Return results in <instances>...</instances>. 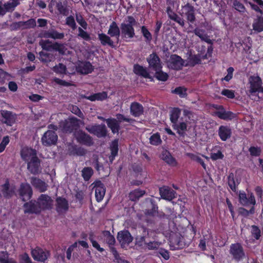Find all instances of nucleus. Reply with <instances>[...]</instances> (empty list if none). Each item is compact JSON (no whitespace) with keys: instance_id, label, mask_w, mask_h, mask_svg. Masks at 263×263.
I'll use <instances>...</instances> for the list:
<instances>
[{"instance_id":"nucleus-1","label":"nucleus","mask_w":263,"mask_h":263,"mask_svg":"<svg viewBox=\"0 0 263 263\" xmlns=\"http://www.w3.org/2000/svg\"><path fill=\"white\" fill-rule=\"evenodd\" d=\"M136 24L137 22L133 16H127L126 22H124L120 25L121 35L123 39H132L135 36L134 26Z\"/></svg>"},{"instance_id":"nucleus-2","label":"nucleus","mask_w":263,"mask_h":263,"mask_svg":"<svg viewBox=\"0 0 263 263\" xmlns=\"http://www.w3.org/2000/svg\"><path fill=\"white\" fill-rule=\"evenodd\" d=\"M80 120L76 117H70L61 121L59 123V128L63 133L71 134L78 130L80 128Z\"/></svg>"},{"instance_id":"nucleus-3","label":"nucleus","mask_w":263,"mask_h":263,"mask_svg":"<svg viewBox=\"0 0 263 263\" xmlns=\"http://www.w3.org/2000/svg\"><path fill=\"white\" fill-rule=\"evenodd\" d=\"M229 253L232 260L237 262L242 261L246 257L244 248L239 242L232 243L230 245Z\"/></svg>"},{"instance_id":"nucleus-4","label":"nucleus","mask_w":263,"mask_h":263,"mask_svg":"<svg viewBox=\"0 0 263 263\" xmlns=\"http://www.w3.org/2000/svg\"><path fill=\"white\" fill-rule=\"evenodd\" d=\"M249 92L251 95L263 93L262 81L257 73L250 76L248 78Z\"/></svg>"},{"instance_id":"nucleus-5","label":"nucleus","mask_w":263,"mask_h":263,"mask_svg":"<svg viewBox=\"0 0 263 263\" xmlns=\"http://www.w3.org/2000/svg\"><path fill=\"white\" fill-rule=\"evenodd\" d=\"M213 107L217 110V111L214 112L215 116L220 119L230 121L236 117L235 113L231 111L226 110L223 105L213 104Z\"/></svg>"},{"instance_id":"nucleus-6","label":"nucleus","mask_w":263,"mask_h":263,"mask_svg":"<svg viewBox=\"0 0 263 263\" xmlns=\"http://www.w3.org/2000/svg\"><path fill=\"white\" fill-rule=\"evenodd\" d=\"M73 136L77 142L80 144L89 147L94 143L92 138L82 129L74 132Z\"/></svg>"},{"instance_id":"nucleus-7","label":"nucleus","mask_w":263,"mask_h":263,"mask_svg":"<svg viewBox=\"0 0 263 263\" xmlns=\"http://www.w3.org/2000/svg\"><path fill=\"white\" fill-rule=\"evenodd\" d=\"M181 15L185 17L187 21L193 24L196 21L195 8L189 3L181 6Z\"/></svg>"},{"instance_id":"nucleus-8","label":"nucleus","mask_w":263,"mask_h":263,"mask_svg":"<svg viewBox=\"0 0 263 263\" xmlns=\"http://www.w3.org/2000/svg\"><path fill=\"white\" fill-rule=\"evenodd\" d=\"M237 195H238L239 202L242 206H249L256 204L255 198L253 193H249L247 195L244 191H239Z\"/></svg>"},{"instance_id":"nucleus-9","label":"nucleus","mask_w":263,"mask_h":263,"mask_svg":"<svg viewBox=\"0 0 263 263\" xmlns=\"http://www.w3.org/2000/svg\"><path fill=\"white\" fill-rule=\"evenodd\" d=\"M36 201L40 208L41 211L51 210L53 208V200L47 194H41Z\"/></svg>"},{"instance_id":"nucleus-10","label":"nucleus","mask_w":263,"mask_h":263,"mask_svg":"<svg viewBox=\"0 0 263 263\" xmlns=\"http://www.w3.org/2000/svg\"><path fill=\"white\" fill-rule=\"evenodd\" d=\"M184 60L179 55L173 54H171L167 61L168 67L173 70L179 71L185 66Z\"/></svg>"},{"instance_id":"nucleus-11","label":"nucleus","mask_w":263,"mask_h":263,"mask_svg":"<svg viewBox=\"0 0 263 263\" xmlns=\"http://www.w3.org/2000/svg\"><path fill=\"white\" fill-rule=\"evenodd\" d=\"M141 229L142 235H137L135 237V246L139 249H144L147 242L146 238L148 237L149 235L154 232L144 227H142Z\"/></svg>"},{"instance_id":"nucleus-12","label":"nucleus","mask_w":263,"mask_h":263,"mask_svg":"<svg viewBox=\"0 0 263 263\" xmlns=\"http://www.w3.org/2000/svg\"><path fill=\"white\" fill-rule=\"evenodd\" d=\"M58 137L55 131L52 130H47L41 138L42 144L45 146H50L55 145Z\"/></svg>"},{"instance_id":"nucleus-13","label":"nucleus","mask_w":263,"mask_h":263,"mask_svg":"<svg viewBox=\"0 0 263 263\" xmlns=\"http://www.w3.org/2000/svg\"><path fill=\"white\" fill-rule=\"evenodd\" d=\"M86 129L90 134L98 138L105 137L107 135V130L104 124H96L86 127Z\"/></svg>"},{"instance_id":"nucleus-14","label":"nucleus","mask_w":263,"mask_h":263,"mask_svg":"<svg viewBox=\"0 0 263 263\" xmlns=\"http://www.w3.org/2000/svg\"><path fill=\"white\" fill-rule=\"evenodd\" d=\"M18 194L23 201L29 200L33 195L31 186L28 183H22L18 189Z\"/></svg>"},{"instance_id":"nucleus-15","label":"nucleus","mask_w":263,"mask_h":263,"mask_svg":"<svg viewBox=\"0 0 263 263\" xmlns=\"http://www.w3.org/2000/svg\"><path fill=\"white\" fill-rule=\"evenodd\" d=\"M31 254L34 260L40 262H45L50 255L48 251H44L39 247L32 249Z\"/></svg>"},{"instance_id":"nucleus-16","label":"nucleus","mask_w":263,"mask_h":263,"mask_svg":"<svg viewBox=\"0 0 263 263\" xmlns=\"http://www.w3.org/2000/svg\"><path fill=\"white\" fill-rule=\"evenodd\" d=\"M23 207L25 214H35L39 215L41 213L37 202L36 200L35 199H32L29 200L28 202H25L23 205Z\"/></svg>"},{"instance_id":"nucleus-17","label":"nucleus","mask_w":263,"mask_h":263,"mask_svg":"<svg viewBox=\"0 0 263 263\" xmlns=\"http://www.w3.org/2000/svg\"><path fill=\"white\" fill-rule=\"evenodd\" d=\"M93 188L95 190V197L98 202L101 201L106 193L105 185L100 181H96L93 183Z\"/></svg>"},{"instance_id":"nucleus-18","label":"nucleus","mask_w":263,"mask_h":263,"mask_svg":"<svg viewBox=\"0 0 263 263\" xmlns=\"http://www.w3.org/2000/svg\"><path fill=\"white\" fill-rule=\"evenodd\" d=\"M159 190L161 197L163 199L171 201L176 197V192L168 186L160 187Z\"/></svg>"},{"instance_id":"nucleus-19","label":"nucleus","mask_w":263,"mask_h":263,"mask_svg":"<svg viewBox=\"0 0 263 263\" xmlns=\"http://www.w3.org/2000/svg\"><path fill=\"white\" fill-rule=\"evenodd\" d=\"M117 237L121 246L129 245L133 240V237L130 232L125 230L119 231Z\"/></svg>"},{"instance_id":"nucleus-20","label":"nucleus","mask_w":263,"mask_h":263,"mask_svg":"<svg viewBox=\"0 0 263 263\" xmlns=\"http://www.w3.org/2000/svg\"><path fill=\"white\" fill-rule=\"evenodd\" d=\"M147 62L149 64V67L154 70H159L162 68L160 59L156 52H153L149 54L147 58Z\"/></svg>"},{"instance_id":"nucleus-21","label":"nucleus","mask_w":263,"mask_h":263,"mask_svg":"<svg viewBox=\"0 0 263 263\" xmlns=\"http://www.w3.org/2000/svg\"><path fill=\"white\" fill-rule=\"evenodd\" d=\"M40 166L41 160L37 156L32 157L27 163V169L33 175L39 173Z\"/></svg>"},{"instance_id":"nucleus-22","label":"nucleus","mask_w":263,"mask_h":263,"mask_svg":"<svg viewBox=\"0 0 263 263\" xmlns=\"http://www.w3.org/2000/svg\"><path fill=\"white\" fill-rule=\"evenodd\" d=\"M218 134L221 141H226L231 137L232 130L229 126L220 125L218 130Z\"/></svg>"},{"instance_id":"nucleus-23","label":"nucleus","mask_w":263,"mask_h":263,"mask_svg":"<svg viewBox=\"0 0 263 263\" xmlns=\"http://www.w3.org/2000/svg\"><path fill=\"white\" fill-rule=\"evenodd\" d=\"M56 211L58 213L66 212L69 209V203L68 200L64 197H58L55 200Z\"/></svg>"},{"instance_id":"nucleus-24","label":"nucleus","mask_w":263,"mask_h":263,"mask_svg":"<svg viewBox=\"0 0 263 263\" xmlns=\"http://www.w3.org/2000/svg\"><path fill=\"white\" fill-rule=\"evenodd\" d=\"M40 36L50 38L53 40H62L65 36V33L64 32H59L54 29H50L47 31H45L43 34L40 35Z\"/></svg>"},{"instance_id":"nucleus-25","label":"nucleus","mask_w":263,"mask_h":263,"mask_svg":"<svg viewBox=\"0 0 263 263\" xmlns=\"http://www.w3.org/2000/svg\"><path fill=\"white\" fill-rule=\"evenodd\" d=\"M78 72L83 74H87L91 73L94 69V68L91 63L88 61L81 62L77 67Z\"/></svg>"},{"instance_id":"nucleus-26","label":"nucleus","mask_w":263,"mask_h":263,"mask_svg":"<svg viewBox=\"0 0 263 263\" xmlns=\"http://www.w3.org/2000/svg\"><path fill=\"white\" fill-rule=\"evenodd\" d=\"M30 182L31 184L40 192H44L47 190L48 185L45 183V182L37 177H31Z\"/></svg>"},{"instance_id":"nucleus-27","label":"nucleus","mask_w":263,"mask_h":263,"mask_svg":"<svg viewBox=\"0 0 263 263\" xmlns=\"http://www.w3.org/2000/svg\"><path fill=\"white\" fill-rule=\"evenodd\" d=\"M1 121L8 125L11 126L15 122V118L11 111L2 110L0 112Z\"/></svg>"},{"instance_id":"nucleus-28","label":"nucleus","mask_w":263,"mask_h":263,"mask_svg":"<svg viewBox=\"0 0 263 263\" xmlns=\"http://www.w3.org/2000/svg\"><path fill=\"white\" fill-rule=\"evenodd\" d=\"M130 112L135 117H139L144 112V108L142 104L137 102H132L130 106Z\"/></svg>"},{"instance_id":"nucleus-29","label":"nucleus","mask_w":263,"mask_h":263,"mask_svg":"<svg viewBox=\"0 0 263 263\" xmlns=\"http://www.w3.org/2000/svg\"><path fill=\"white\" fill-rule=\"evenodd\" d=\"M107 34L111 37H115L117 40V43H118L121 34V29L116 22L113 21L111 23L107 31Z\"/></svg>"},{"instance_id":"nucleus-30","label":"nucleus","mask_w":263,"mask_h":263,"mask_svg":"<svg viewBox=\"0 0 263 263\" xmlns=\"http://www.w3.org/2000/svg\"><path fill=\"white\" fill-rule=\"evenodd\" d=\"M98 40L103 46H108L112 48H115L116 45L115 42L111 39V36L104 33H98Z\"/></svg>"},{"instance_id":"nucleus-31","label":"nucleus","mask_w":263,"mask_h":263,"mask_svg":"<svg viewBox=\"0 0 263 263\" xmlns=\"http://www.w3.org/2000/svg\"><path fill=\"white\" fill-rule=\"evenodd\" d=\"M166 13L170 19L177 23L181 27H183L184 26V20L176 13L170 6L166 8Z\"/></svg>"},{"instance_id":"nucleus-32","label":"nucleus","mask_w":263,"mask_h":263,"mask_svg":"<svg viewBox=\"0 0 263 263\" xmlns=\"http://www.w3.org/2000/svg\"><path fill=\"white\" fill-rule=\"evenodd\" d=\"M68 153L70 156H84L86 153L85 148L77 145L73 144L68 147Z\"/></svg>"},{"instance_id":"nucleus-33","label":"nucleus","mask_w":263,"mask_h":263,"mask_svg":"<svg viewBox=\"0 0 263 263\" xmlns=\"http://www.w3.org/2000/svg\"><path fill=\"white\" fill-rule=\"evenodd\" d=\"M21 156L23 160L28 161L33 157H36V152L34 149L24 147L21 151Z\"/></svg>"},{"instance_id":"nucleus-34","label":"nucleus","mask_w":263,"mask_h":263,"mask_svg":"<svg viewBox=\"0 0 263 263\" xmlns=\"http://www.w3.org/2000/svg\"><path fill=\"white\" fill-rule=\"evenodd\" d=\"M110 155L109 156V161L112 163L115 157L118 155L119 151V140H114L110 145Z\"/></svg>"},{"instance_id":"nucleus-35","label":"nucleus","mask_w":263,"mask_h":263,"mask_svg":"<svg viewBox=\"0 0 263 263\" xmlns=\"http://www.w3.org/2000/svg\"><path fill=\"white\" fill-rule=\"evenodd\" d=\"M133 71L136 74L142 76L144 78H151L149 73L146 68L138 64H134Z\"/></svg>"},{"instance_id":"nucleus-36","label":"nucleus","mask_w":263,"mask_h":263,"mask_svg":"<svg viewBox=\"0 0 263 263\" xmlns=\"http://www.w3.org/2000/svg\"><path fill=\"white\" fill-rule=\"evenodd\" d=\"M108 127L113 134H118L120 129V123L116 119L113 118H108L106 120Z\"/></svg>"},{"instance_id":"nucleus-37","label":"nucleus","mask_w":263,"mask_h":263,"mask_svg":"<svg viewBox=\"0 0 263 263\" xmlns=\"http://www.w3.org/2000/svg\"><path fill=\"white\" fill-rule=\"evenodd\" d=\"M193 33L195 35L198 36L201 41H204L209 44H213L212 41L209 38V36L208 35V34L205 33V31L204 29L196 28L193 30Z\"/></svg>"},{"instance_id":"nucleus-38","label":"nucleus","mask_w":263,"mask_h":263,"mask_svg":"<svg viewBox=\"0 0 263 263\" xmlns=\"http://www.w3.org/2000/svg\"><path fill=\"white\" fill-rule=\"evenodd\" d=\"M162 159L170 165L176 166L177 165V162L175 158H174L170 152L167 150L162 152Z\"/></svg>"},{"instance_id":"nucleus-39","label":"nucleus","mask_w":263,"mask_h":263,"mask_svg":"<svg viewBox=\"0 0 263 263\" xmlns=\"http://www.w3.org/2000/svg\"><path fill=\"white\" fill-rule=\"evenodd\" d=\"M146 193L145 190L140 189H135L131 191L129 194V199L132 201H138L140 198L143 197Z\"/></svg>"},{"instance_id":"nucleus-40","label":"nucleus","mask_w":263,"mask_h":263,"mask_svg":"<svg viewBox=\"0 0 263 263\" xmlns=\"http://www.w3.org/2000/svg\"><path fill=\"white\" fill-rule=\"evenodd\" d=\"M1 192L5 198H10L14 194V190L10 189V183L8 180L2 185Z\"/></svg>"},{"instance_id":"nucleus-41","label":"nucleus","mask_w":263,"mask_h":263,"mask_svg":"<svg viewBox=\"0 0 263 263\" xmlns=\"http://www.w3.org/2000/svg\"><path fill=\"white\" fill-rule=\"evenodd\" d=\"M85 98L91 101H95L96 100L103 101L107 99V93L106 91H102L93 93L89 96L85 97Z\"/></svg>"},{"instance_id":"nucleus-42","label":"nucleus","mask_w":263,"mask_h":263,"mask_svg":"<svg viewBox=\"0 0 263 263\" xmlns=\"http://www.w3.org/2000/svg\"><path fill=\"white\" fill-rule=\"evenodd\" d=\"M174 129L177 130V133L181 136H184L185 132L187 130V124L184 122L173 124Z\"/></svg>"},{"instance_id":"nucleus-43","label":"nucleus","mask_w":263,"mask_h":263,"mask_svg":"<svg viewBox=\"0 0 263 263\" xmlns=\"http://www.w3.org/2000/svg\"><path fill=\"white\" fill-rule=\"evenodd\" d=\"M201 60L199 54L192 55L189 58L187 63L185 66L194 67L197 64H201Z\"/></svg>"},{"instance_id":"nucleus-44","label":"nucleus","mask_w":263,"mask_h":263,"mask_svg":"<svg viewBox=\"0 0 263 263\" xmlns=\"http://www.w3.org/2000/svg\"><path fill=\"white\" fill-rule=\"evenodd\" d=\"M228 184L230 189L236 194H237L238 191L237 190V186L239 183L236 184L234 174L233 173H230L228 177Z\"/></svg>"},{"instance_id":"nucleus-45","label":"nucleus","mask_w":263,"mask_h":263,"mask_svg":"<svg viewBox=\"0 0 263 263\" xmlns=\"http://www.w3.org/2000/svg\"><path fill=\"white\" fill-rule=\"evenodd\" d=\"M162 142L160 134L158 132L152 134L149 138V143L154 146H158Z\"/></svg>"},{"instance_id":"nucleus-46","label":"nucleus","mask_w":263,"mask_h":263,"mask_svg":"<svg viewBox=\"0 0 263 263\" xmlns=\"http://www.w3.org/2000/svg\"><path fill=\"white\" fill-rule=\"evenodd\" d=\"M181 114V109L178 107L173 108L170 111V120L173 124H176Z\"/></svg>"},{"instance_id":"nucleus-47","label":"nucleus","mask_w":263,"mask_h":263,"mask_svg":"<svg viewBox=\"0 0 263 263\" xmlns=\"http://www.w3.org/2000/svg\"><path fill=\"white\" fill-rule=\"evenodd\" d=\"M253 30L257 32L263 31V17L259 16L253 24Z\"/></svg>"},{"instance_id":"nucleus-48","label":"nucleus","mask_w":263,"mask_h":263,"mask_svg":"<svg viewBox=\"0 0 263 263\" xmlns=\"http://www.w3.org/2000/svg\"><path fill=\"white\" fill-rule=\"evenodd\" d=\"M141 32L143 36L145 41L146 42L149 43L153 40L152 34L148 30L145 26H142L141 27Z\"/></svg>"},{"instance_id":"nucleus-49","label":"nucleus","mask_w":263,"mask_h":263,"mask_svg":"<svg viewBox=\"0 0 263 263\" xmlns=\"http://www.w3.org/2000/svg\"><path fill=\"white\" fill-rule=\"evenodd\" d=\"M93 174V170L90 167H85L82 171V176L85 181H88Z\"/></svg>"},{"instance_id":"nucleus-50","label":"nucleus","mask_w":263,"mask_h":263,"mask_svg":"<svg viewBox=\"0 0 263 263\" xmlns=\"http://www.w3.org/2000/svg\"><path fill=\"white\" fill-rule=\"evenodd\" d=\"M0 263H16V261L12 258H9V254L7 251H1Z\"/></svg>"},{"instance_id":"nucleus-51","label":"nucleus","mask_w":263,"mask_h":263,"mask_svg":"<svg viewBox=\"0 0 263 263\" xmlns=\"http://www.w3.org/2000/svg\"><path fill=\"white\" fill-rule=\"evenodd\" d=\"M155 77L159 81H166L168 78V75L167 73L163 72L162 69L155 70Z\"/></svg>"},{"instance_id":"nucleus-52","label":"nucleus","mask_w":263,"mask_h":263,"mask_svg":"<svg viewBox=\"0 0 263 263\" xmlns=\"http://www.w3.org/2000/svg\"><path fill=\"white\" fill-rule=\"evenodd\" d=\"M186 156L190 158L192 160L195 161L198 163H199L204 169H206V164L204 163L203 160L198 156L193 153H186Z\"/></svg>"},{"instance_id":"nucleus-53","label":"nucleus","mask_w":263,"mask_h":263,"mask_svg":"<svg viewBox=\"0 0 263 263\" xmlns=\"http://www.w3.org/2000/svg\"><path fill=\"white\" fill-rule=\"evenodd\" d=\"M151 203L152 208L151 209H148L146 211V214L149 216H155L158 214V205L155 201L152 199H151Z\"/></svg>"},{"instance_id":"nucleus-54","label":"nucleus","mask_w":263,"mask_h":263,"mask_svg":"<svg viewBox=\"0 0 263 263\" xmlns=\"http://www.w3.org/2000/svg\"><path fill=\"white\" fill-rule=\"evenodd\" d=\"M53 70L57 73L64 74L66 73L67 67L62 63H59L53 67Z\"/></svg>"},{"instance_id":"nucleus-55","label":"nucleus","mask_w":263,"mask_h":263,"mask_svg":"<svg viewBox=\"0 0 263 263\" xmlns=\"http://www.w3.org/2000/svg\"><path fill=\"white\" fill-rule=\"evenodd\" d=\"M39 45L41 46L43 50L46 51H51L52 50V44L49 40H41Z\"/></svg>"},{"instance_id":"nucleus-56","label":"nucleus","mask_w":263,"mask_h":263,"mask_svg":"<svg viewBox=\"0 0 263 263\" xmlns=\"http://www.w3.org/2000/svg\"><path fill=\"white\" fill-rule=\"evenodd\" d=\"M145 245L146 246L143 250H154L159 248L160 243L156 241H149L148 242L147 241Z\"/></svg>"},{"instance_id":"nucleus-57","label":"nucleus","mask_w":263,"mask_h":263,"mask_svg":"<svg viewBox=\"0 0 263 263\" xmlns=\"http://www.w3.org/2000/svg\"><path fill=\"white\" fill-rule=\"evenodd\" d=\"M233 8L240 13H245L246 11L245 6L238 0L233 1Z\"/></svg>"},{"instance_id":"nucleus-58","label":"nucleus","mask_w":263,"mask_h":263,"mask_svg":"<svg viewBox=\"0 0 263 263\" xmlns=\"http://www.w3.org/2000/svg\"><path fill=\"white\" fill-rule=\"evenodd\" d=\"M103 234L106 237V242L109 246H114L116 242L114 236L111 234L109 231H104Z\"/></svg>"},{"instance_id":"nucleus-59","label":"nucleus","mask_w":263,"mask_h":263,"mask_svg":"<svg viewBox=\"0 0 263 263\" xmlns=\"http://www.w3.org/2000/svg\"><path fill=\"white\" fill-rule=\"evenodd\" d=\"M89 239L92 243V246L93 248L96 249L100 252H103L104 251V249L101 248L98 242L93 239V234L92 233L89 234Z\"/></svg>"},{"instance_id":"nucleus-60","label":"nucleus","mask_w":263,"mask_h":263,"mask_svg":"<svg viewBox=\"0 0 263 263\" xmlns=\"http://www.w3.org/2000/svg\"><path fill=\"white\" fill-rule=\"evenodd\" d=\"M25 29L34 28L36 26V21L34 18H30L26 21H23Z\"/></svg>"},{"instance_id":"nucleus-61","label":"nucleus","mask_w":263,"mask_h":263,"mask_svg":"<svg viewBox=\"0 0 263 263\" xmlns=\"http://www.w3.org/2000/svg\"><path fill=\"white\" fill-rule=\"evenodd\" d=\"M57 8L61 14L67 16L68 14V10L66 6H64L62 2H59L57 4Z\"/></svg>"},{"instance_id":"nucleus-62","label":"nucleus","mask_w":263,"mask_h":263,"mask_svg":"<svg viewBox=\"0 0 263 263\" xmlns=\"http://www.w3.org/2000/svg\"><path fill=\"white\" fill-rule=\"evenodd\" d=\"M251 234L254 238L258 240L261 236V231L259 228L255 225H253L251 227Z\"/></svg>"},{"instance_id":"nucleus-63","label":"nucleus","mask_w":263,"mask_h":263,"mask_svg":"<svg viewBox=\"0 0 263 263\" xmlns=\"http://www.w3.org/2000/svg\"><path fill=\"white\" fill-rule=\"evenodd\" d=\"M40 60L44 63H48L51 61L52 56L50 53L41 51L39 53Z\"/></svg>"},{"instance_id":"nucleus-64","label":"nucleus","mask_w":263,"mask_h":263,"mask_svg":"<svg viewBox=\"0 0 263 263\" xmlns=\"http://www.w3.org/2000/svg\"><path fill=\"white\" fill-rule=\"evenodd\" d=\"M19 263H32V261L29 255L24 253L19 256Z\"/></svg>"}]
</instances>
